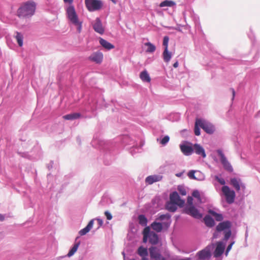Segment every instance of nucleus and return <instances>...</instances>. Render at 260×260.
<instances>
[{"mask_svg": "<svg viewBox=\"0 0 260 260\" xmlns=\"http://www.w3.org/2000/svg\"><path fill=\"white\" fill-rule=\"evenodd\" d=\"M36 3L32 1H27L23 3L17 11V16L19 18H26L32 16L35 12Z\"/></svg>", "mask_w": 260, "mask_h": 260, "instance_id": "nucleus-1", "label": "nucleus"}, {"mask_svg": "<svg viewBox=\"0 0 260 260\" xmlns=\"http://www.w3.org/2000/svg\"><path fill=\"white\" fill-rule=\"evenodd\" d=\"M66 11L68 18L72 23L77 27V30L80 33L82 29V22L79 21L73 5H70L67 8Z\"/></svg>", "mask_w": 260, "mask_h": 260, "instance_id": "nucleus-2", "label": "nucleus"}, {"mask_svg": "<svg viewBox=\"0 0 260 260\" xmlns=\"http://www.w3.org/2000/svg\"><path fill=\"white\" fill-rule=\"evenodd\" d=\"M85 5L89 12L100 10L103 6V3L101 0H85Z\"/></svg>", "mask_w": 260, "mask_h": 260, "instance_id": "nucleus-3", "label": "nucleus"}, {"mask_svg": "<svg viewBox=\"0 0 260 260\" xmlns=\"http://www.w3.org/2000/svg\"><path fill=\"white\" fill-rule=\"evenodd\" d=\"M199 260H209L211 256V248L207 246L204 249L197 253Z\"/></svg>", "mask_w": 260, "mask_h": 260, "instance_id": "nucleus-4", "label": "nucleus"}, {"mask_svg": "<svg viewBox=\"0 0 260 260\" xmlns=\"http://www.w3.org/2000/svg\"><path fill=\"white\" fill-rule=\"evenodd\" d=\"M92 25L94 31L100 35H103L105 32V28L103 26L102 23L99 18H96L94 21L92 22Z\"/></svg>", "mask_w": 260, "mask_h": 260, "instance_id": "nucleus-5", "label": "nucleus"}, {"mask_svg": "<svg viewBox=\"0 0 260 260\" xmlns=\"http://www.w3.org/2000/svg\"><path fill=\"white\" fill-rule=\"evenodd\" d=\"M170 201L176 204L177 206L182 207L184 204V201L181 200L178 193L174 191L170 195Z\"/></svg>", "mask_w": 260, "mask_h": 260, "instance_id": "nucleus-6", "label": "nucleus"}, {"mask_svg": "<svg viewBox=\"0 0 260 260\" xmlns=\"http://www.w3.org/2000/svg\"><path fill=\"white\" fill-rule=\"evenodd\" d=\"M185 212L194 218L200 219L202 217V214L200 213L198 210L193 206H190L185 208Z\"/></svg>", "mask_w": 260, "mask_h": 260, "instance_id": "nucleus-7", "label": "nucleus"}, {"mask_svg": "<svg viewBox=\"0 0 260 260\" xmlns=\"http://www.w3.org/2000/svg\"><path fill=\"white\" fill-rule=\"evenodd\" d=\"M201 127L207 133L212 134L215 130L213 125L209 122L200 119Z\"/></svg>", "mask_w": 260, "mask_h": 260, "instance_id": "nucleus-8", "label": "nucleus"}, {"mask_svg": "<svg viewBox=\"0 0 260 260\" xmlns=\"http://www.w3.org/2000/svg\"><path fill=\"white\" fill-rule=\"evenodd\" d=\"M150 255L152 259L165 260V258L160 254L156 247H151L149 248Z\"/></svg>", "mask_w": 260, "mask_h": 260, "instance_id": "nucleus-9", "label": "nucleus"}, {"mask_svg": "<svg viewBox=\"0 0 260 260\" xmlns=\"http://www.w3.org/2000/svg\"><path fill=\"white\" fill-rule=\"evenodd\" d=\"M230 184L237 191H239L241 188L245 189V186L242 183L239 178H233L230 180Z\"/></svg>", "mask_w": 260, "mask_h": 260, "instance_id": "nucleus-10", "label": "nucleus"}, {"mask_svg": "<svg viewBox=\"0 0 260 260\" xmlns=\"http://www.w3.org/2000/svg\"><path fill=\"white\" fill-rule=\"evenodd\" d=\"M216 245V247L214 252V256L215 257H218L223 253L225 249V244L222 242H218Z\"/></svg>", "mask_w": 260, "mask_h": 260, "instance_id": "nucleus-11", "label": "nucleus"}, {"mask_svg": "<svg viewBox=\"0 0 260 260\" xmlns=\"http://www.w3.org/2000/svg\"><path fill=\"white\" fill-rule=\"evenodd\" d=\"M90 60L94 61L97 63L102 62L103 59V54L102 52H98L93 53L90 57Z\"/></svg>", "mask_w": 260, "mask_h": 260, "instance_id": "nucleus-12", "label": "nucleus"}, {"mask_svg": "<svg viewBox=\"0 0 260 260\" xmlns=\"http://www.w3.org/2000/svg\"><path fill=\"white\" fill-rule=\"evenodd\" d=\"M226 229H228V221L221 222L216 226V231L217 232L224 231V239H228V232L226 231Z\"/></svg>", "mask_w": 260, "mask_h": 260, "instance_id": "nucleus-13", "label": "nucleus"}, {"mask_svg": "<svg viewBox=\"0 0 260 260\" xmlns=\"http://www.w3.org/2000/svg\"><path fill=\"white\" fill-rule=\"evenodd\" d=\"M137 253L142 257L141 260H148L147 249L143 246H140L137 250Z\"/></svg>", "mask_w": 260, "mask_h": 260, "instance_id": "nucleus-14", "label": "nucleus"}, {"mask_svg": "<svg viewBox=\"0 0 260 260\" xmlns=\"http://www.w3.org/2000/svg\"><path fill=\"white\" fill-rule=\"evenodd\" d=\"M180 147L182 152L185 155H189L191 154L193 151V149L191 146L181 145Z\"/></svg>", "mask_w": 260, "mask_h": 260, "instance_id": "nucleus-15", "label": "nucleus"}, {"mask_svg": "<svg viewBox=\"0 0 260 260\" xmlns=\"http://www.w3.org/2000/svg\"><path fill=\"white\" fill-rule=\"evenodd\" d=\"M193 149L196 154L202 155L203 158L206 157V155L205 150L200 145L198 144H194Z\"/></svg>", "mask_w": 260, "mask_h": 260, "instance_id": "nucleus-16", "label": "nucleus"}, {"mask_svg": "<svg viewBox=\"0 0 260 260\" xmlns=\"http://www.w3.org/2000/svg\"><path fill=\"white\" fill-rule=\"evenodd\" d=\"M162 177L160 175H152L146 178V182L149 184H152L154 182L160 181Z\"/></svg>", "mask_w": 260, "mask_h": 260, "instance_id": "nucleus-17", "label": "nucleus"}, {"mask_svg": "<svg viewBox=\"0 0 260 260\" xmlns=\"http://www.w3.org/2000/svg\"><path fill=\"white\" fill-rule=\"evenodd\" d=\"M149 242L152 245H155L158 242V235L153 232L149 231Z\"/></svg>", "mask_w": 260, "mask_h": 260, "instance_id": "nucleus-18", "label": "nucleus"}, {"mask_svg": "<svg viewBox=\"0 0 260 260\" xmlns=\"http://www.w3.org/2000/svg\"><path fill=\"white\" fill-rule=\"evenodd\" d=\"M93 225V220L92 219L89 222V223H88V224L87 225V226L85 228H84V229H82L81 230H80L79 231V234L81 236L85 235L88 232L90 231V230L92 229Z\"/></svg>", "mask_w": 260, "mask_h": 260, "instance_id": "nucleus-19", "label": "nucleus"}, {"mask_svg": "<svg viewBox=\"0 0 260 260\" xmlns=\"http://www.w3.org/2000/svg\"><path fill=\"white\" fill-rule=\"evenodd\" d=\"M100 43L104 48L107 50H110L114 48L113 45L103 38L100 39Z\"/></svg>", "mask_w": 260, "mask_h": 260, "instance_id": "nucleus-20", "label": "nucleus"}, {"mask_svg": "<svg viewBox=\"0 0 260 260\" xmlns=\"http://www.w3.org/2000/svg\"><path fill=\"white\" fill-rule=\"evenodd\" d=\"M81 117V114L78 113H73L63 116L62 118L67 120L76 119Z\"/></svg>", "mask_w": 260, "mask_h": 260, "instance_id": "nucleus-21", "label": "nucleus"}, {"mask_svg": "<svg viewBox=\"0 0 260 260\" xmlns=\"http://www.w3.org/2000/svg\"><path fill=\"white\" fill-rule=\"evenodd\" d=\"M217 155L219 157L220 161L222 165H223L224 168L225 169H228V165L226 164V157H225L223 153L221 150H217L216 151Z\"/></svg>", "mask_w": 260, "mask_h": 260, "instance_id": "nucleus-22", "label": "nucleus"}, {"mask_svg": "<svg viewBox=\"0 0 260 260\" xmlns=\"http://www.w3.org/2000/svg\"><path fill=\"white\" fill-rule=\"evenodd\" d=\"M140 78L144 82H150L151 81L149 75L146 71H143L140 73Z\"/></svg>", "mask_w": 260, "mask_h": 260, "instance_id": "nucleus-23", "label": "nucleus"}, {"mask_svg": "<svg viewBox=\"0 0 260 260\" xmlns=\"http://www.w3.org/2000/svg\"><path fill=\"white\" fill-rule=\"evenodd\" d=\"M172 57L171 52H169L168 49H165L162 53V57L165 62H168L170 61Z\"/></svg>", "mask_w": 260, "mask_h": 260, "instance_id": "nucleus-24", "label": "nucleus"}, {"mask_svg": "<svg viewBox=\"0 0 260 260\" xmlns=\"http://www.w3.org/2000/svg\"><path fill=\"white\" fill-rule=\"evenodd\" d=\"M205 224L208 227H212L215 224V222L209 215H206L204 218Z\"/></svg>", "mask_w": 260, "mask_h": 260, "instance_id": "nucleus-25", "label": "nucleus"}, {"mask_svg": "<svg viewBox=\"0 0 260 260\" xmlns=\"http://www.w3.org/2000/svg\"><path fill=\"white\" fill-rule=\"evenodd\" d=\"M152 229L157 232H160L162 230V224L160 222H153L151 224Z\"/></svg>", "mask_w": 260, "mask_h": 260, "instance_id": "nucleus-26", "label": "nucleus"}, {"mask_svg": "<svg viewBox=\"0 0 260 260\" xmlns=\"http://www.w3.org/2000/svg\"><path fill=\"white\" fill-rule=\"evenodd\" d=\"M80 244V242H77L75 243L73 247L71 249V250L69 251V253L67 254L68 257H71L75 254V253L77 251V249Z\"/></svg>", "mask_w": 260, "mask_h": 260, "instance_id": "nucleus-27", "label": "nucleus"}, {"mask_svg": "<svg viewBox=\"0 0 260 260\" xmlns=\"http://www.w3.org/2000/svg\"><path fill=\"white\" fill-rule=\"evenodd\" d=\"M208 212L209 214H210L211 215H212L213 216H214L215 217L216 220H217L218 221H220L222 220L223 216H222V214L217 213L216 212H215L212 210H209L208 211Z\"/></svg>", "mask_w": 260, "mask_h": 260, "instance_id": "nucleus-28", "label": "nucleus"}, {"mask_svg": "<svg viewBox=\"0 0 260 260\" xmlns=\"http://www.w3.org/2000/svg\"><path fill=\"white\" fill-rule=\"evenodd\" d=\"M177 205L171 201L167 203L166 207V209L171 212H175L177 210Z\"/></svg>", "mask_w": 260, "mask_h": 260, "instance_id": "nucleus-29", "label": "nucleus"}, {"mask_svg": "<svg viewBox=\"0 0 260 260\" xmlns=\"http://www.w3.org/2000/svg\"><path fill=\"white\" fill-rule=\"evenodd\" d=\"M149 231H150L149 226H147L144 228V229L143 231V242L144 243H146L147 242L148 239H149Z\"/></svg>", "mask_w": 260, "mask_h": 260, "instance_id": "nucleus-30", "label": "nucleus"}, {"mask_svg": "<svg viewBox=\"0 0 260 260\" xmlns=\"http://www.w3.org/2000/svg\"><path fill=\"white\" fill-rule=\"evenodd\" d=\"M176 5L175 3L172 1H165L162 2L159 4V7H173Z\"/></svg>", "mask_w": 260, "mask_h": 260, "instance_id": "nucleus-31", "label": "nucleus"}, {"mask_svg": "<svg viewBox=\"0 0 260 260\" xmlns=\"http://www.w3.org/2000/svg\"><path fill=\"white\" fill-rule=\"evenodd\" d=\"M145 46L147 47L146 50L147 52L152 53L155 51L156 49L155 46L150 42H147L144 44Z\"/></svg>", "mask_w": 260, "mask_h": 260, "instance_id": "nucleus-32", "label": "nucleus"}, {"mask_svg": "<svg viewBox=\"0 0 260 260\" xmlns=\"http://www.w3.org/2000/svg\"><path fill=\"white\" fill-rule=\"evenodd\" d=\"M200 119H197L194 125V134L196 136H199L200 135V129L199 127H201Z\"/></svg>", "mask_w": 260, "mask_h": 260, "instance_id": "nucleus-33", "label": "nucleus"}, {"mask_svg": "<svg viewBox=\"0 0 260 260\" xmlns=\"http://www.w3.org/2000/svg\"><path fill=\"white\" fill-rule=\"evenodd\" d=\"M236 197V194L233 190L229 188V204L234 203Z\"/></svg>", "mask_w": 260, "mask_h": 260, "instance_id": "nucleus-34", "label": "nucleus"}, {"mask_svg": "<svg viewBox=\"0 0 260 260\" xmlns=\"http://www.w3.org/2000/svg\"><path fill=\"white\" fill-rule=\"evenodd\" d=\"M139 223L143 226H145L147 223V219L144 215H140L138 216Z\"/></svg>", "mask_w": 260, "mask_h": 260, "instance_id": "nucleus-35", "label": "nucleus"}, {"mask_svg": "<svg viewBox=\"0 0 260 260\" xmlns=\"http://www.w3.org/2000/svg\"><path fill=\"white\" fill-rule=\"evenodd\" d=\"M15 38L19 46L23 45V36L20 32H17Z\"/></svg>", "mask_w": 260, "mask_h": 260, "instance_id": "nucleus-36", "label": "nucleus"}, {"mask_svg": "<svg viewBox=\"0 0 260 260\" xmlns=\"http://www.w3.org/2000/svg\"><path fill=\"white\" fill-rule=\"evenodd\" d=\"M222 191L225 201L228 202V186H223L222 188Z\"/></svg>", "mask_w": 260, "mask_h": 260, "instance_id": "nucleus-37", "label": "nucleus"}, {"mask_svg": "<svg viewBox=\"0 0 260 260\" xmlns=\"http://www.w3.org/2000/svg\"><path fill=\"white\" fill-rule=\"evenodd\" d=\"M169 38L168 36H165L163 39V46H165V49H168Z\"/></svg>", "mask_w": 260, "mask_h": 260, "instance_id": "nucleus-38", "label": "nucleus"}, {"mask_svg": "<svg viewBox=\"0 0 260 260\" xmlns=\"http://www.w3.org/2000/svg\"><path fill=\"white\" fill-rule=\"evenodd\" d=\"M170 140V137L168 136H165L160 141V144L162 145H166Z\"/></svg>", "mask_w": 260, "mask_h": 260, "instance_id": "nucleus-39", "label": "nucleus"}, {"mask_svg": "<svg viewBox=\"0 0 260 260\" xmlns=\"http://www.w3.org/2000/svg\"><path fill=\"white\" fill-rule=\"evenodd\" d=\"M178 190L181 195H182V196L186 195V191L185 189L183 187L179 186L178 187Z\"/></svg>", "mask_w": 260, "mask_h": 260, "instance_id": "nucleus-40", "label": "nucleus"}, {"mask_svg": "<svg viewBox=\"0 0 260 260\" xmlns=\"http://www.w3.org/2000/svg\"><path fill=\"white\" fill-rule=\"evenodd\" d=\"M170 218V215L169 214H162L158 217V219L162 220L165 219H169Z\"/></svg>", "mask_w": 260, "mask_h": 260, "instance_id": "nucleus-41", "label": "nucleus"}, {"mask_svg": "<svg viewBox=\"0 0 260 260\" xmlns=\"http://www.w3.org/2000/svg\"><path fill=\"white\" fill-rule=\"evenodd\" d=\"M195 172L196 171L193 170L190 171L188 173V176L189 178L192 179H197L194 176Z\"/></svg>", "mask_w": 260, "mask_h": 260, "instance_id": "nucleus-42", "label": "nucleus"}, {"mask_svg": "<svg viewBox=\"0 0 260 260\" xmlns=\"http://www.w3.org/2000/svg\"><path fill=\"white\" fill-rule=\"evenodd\" d=\"M105 215L106 216L107 219L108 220H110L112 219V216L111 214L109 212H108V211H106L105 212Z\"/></svg>", "mask_w": 260, "mask_h": 260, "instance_id": "nucleus-43", "label": "nucleus"}, {"mask_svg": "<svg viewBox=\"0 0 260 260\" xmlns=\"http://www.w3.org/2000/svg\"><path fill=\"white\" fill-rule=\"evenodd\" d=\"M216 180L219 182L221 185H224L225 183L224 180L222 178H220L218 177H216Z\"/></svg>", "mask_w": 260, "mask_h": 260, "instance_id": "nucleus-44", "label": "nucleus"}, {"mask_svg": "<svg viewBox=\"0 0 260 260\" xmlns=\"http://www.w3.org/2000/svg\"><path fill=\"white\" fill-rule=\"evenodd\" d=\"M187 203L190 206H192L193 204V198L191 197H188L187 198Z\"/></svg>", "mask_w": 260, "mask_h": 260, "instance_id": "nucleus-45", "label": "nucleus"}, {"mask_svg": "<svg viewBox=\"0 0 260 260\" xmlns=\"http://www.w3.org/2000/svg\"><path fill=\"white\" fill-rule=\"evenodd\" d=\"M192 196L195 197V198H199L200 197V194H199V192L196 190V191H194L193 192H192Z\"/></svg>", "mask_w": 260, "mask_h": 260, "instance_id": "nucleus-46", "label": "nucleus"}, {"mask_svg": "<svg viewBox=\"0 0 260 260\" xmlns=\"http://www.w3.org/2000/svg\"><path fill=\"white\" fill-rule=\"evenodd\" d=\"M98 222V223L99 224V226H102L103 224V220L101 219H100V218H98L96 219Z\"/></svg>", "mask_w": 260, "mask_h": 260, "instance_id": "nucleus-47", "label": "nucleus"}, {"mask_svg": "<svg viewBox=\"0 0 260 260\" xmlns=\"http://www.w3.org/2000/svg\"><path fill=\"white\" fill-rule=\"evenodd\" d=\"M65 3H69L70 5H72V3L73 2V0H63Z\"/></svg>", "mask_w": 260, "mask_h": 260, "instance_id": "nucleus-48", "label": "nucleus"}, {"mask_svg": "<svg viewBox=\"0 0 260 260\" xmlns=\"http://www.w3.org/2000/svg\"><path fill=\"white\" fill-rule=\"evenodd\" d=\"M5 216L2 214H0V221H3L5 220Z\"/></svg>", "mask_w": 260, "mask_h": 260, "instance_id": "nucleus-49", "label": "nucleus"}, {"mask_svg": "<svg viewBox=\"0 0 260 260\" xmlns=\"http://www.w3.org/2000/svg\"><path fill=\"white\" fill-rule=\"evenodd\" d=\"M231 91L232 92V94H233V96H232V100H233L234 99L235 95V91L234 89H233V88L231 89Z\"/></svg>", "mask_w": 260, "mask_h": 260, "instance_id": "nucleus-50", "label": "nucleus"}, {"mask_svg": "<svg viewBox=\"0 0 260 260\" xmlns=\"http://www.w3.org/2000/svg\"><path fill=\"white\" fill-rule=\"evenodd\" d=\"M228 169H229V172H233V169L232 168V167L230 165V164H229V168H228Z\"/></svg>", "mask_w": 260, "mask_h": 260, "instance_id": "nucleus-51", "label": "nucleus"}, {"mask_svg": "<svg viewBox=\"0 0 260 260\" xmlns=\"http://www.w3.org/2000/svg\"><path fill=\"white\" fill-rule=\"evenodd\" d=\"M234 243V242H232L230 244H229V251L231 250L232 246Z\"/></svg>", "mask_w": 260, "mask_h": 260, "instance_id": "nucleus-52", "label": "nucleus"}, {"mask_svg": "<svg viewBox=\"0 0 260 260\" xmlns=\"http://www.w3.org/2000/svg\"><path fill=\"white\" fill-rule=\"evenodd\" d=\"M178 61H176V62H175L174 64H173V67L175 68H176L178 67Z\"/></svg>", "mask_w": 260, "mask_h": 260, "instance_id": "nucleus-53", "label": "nucleus"}, {"mask_svg": "<svg viewBox=\"0 0 260 260\" xmlns=\"http://www.w3.org/2000/svg\"><path fill=\"white\" fill-rule=\"evenodd\" d=\"M231 235V231H230V230H229V235H228L229 238L230 237Z\"/></svg>", "mask_w": 260, "mask_h": 260, "instance_id": "nucleus-54", "label": "nucleus"}, {"mask_svg": "<svg viewBox=\"0 0 260 260\" xmlns=\"http://www.w3.org/2000/svg\"><path fill=\"white\" fill-rule=\"evenodd\" d=\"M225 255L228 254V249L225 250Z\"/></svg>", "mask_w": 260, "mask_h": 260, "instance_id": "nucleus-55", "label": "nucleus"}, {"mask_svg": "<svg viewBox=\"0 0 260 260\" xmlns=\"http://www.w3.org/2000/svg\"><path fill=\"white\" fill-rule=\"evenodd\" d=\"M114 4H116V1L115 0H111Z\"/></svg>", "mask_w": 260, "mask_h": 260, "instance_id": "nucleus-56", "label": "nucleus"}, {"mask_svg": "<svg viewBox=\"0 0 260 260\" xmlns=\"http://www.w3.org/2000/svg\"><path fill=\"white\" fill-rule=\"evenodd\" d=\"M228 224H229V228H230V222H228Z\"/></svg>", "mask_w": 260, "mask_h": 260, "instance_id": "nucleus-57", "label": "nucleus"}]
</instances>
